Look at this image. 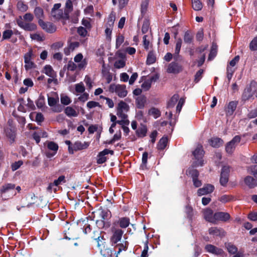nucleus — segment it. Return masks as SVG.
Here are the masks:
<instances>
[{
    "instance_id": "obj_1",
    "label": "nucleus",
    "mask_w": 257,
    "mask_h": 257,
    "mask_svg": "<svg viewBox=\"0 0 257 257\" xmlns=\"http://www.w3.org/2000/svg\"><path fill=\"white\" fill-rule=\"evenodd\" d=\"M257 97V83L255 81H251L249 86H247L242 95V100L244 101L253 99V95Z\"/></svg>"
},
{
    "instance_id": "obj_2",
    "label": "nucleus",
    "mask_w": 257,
    "mask_h": 257,
    "mask_svg": "<svg viewBox=\"0 0 257 257\" xmlns=\"http://www.w3.org/2000/svg\"><path fill=\"white\" fill-rule=\"evenodd\" d=\"M108 91L111 93H115L120 98H123L127 94L126 86L124 84H111L108 87Z\"/></svg>"
},
{
    "instance_id": "obj_3",
    "label": "nucleus",
    "mask_w": 257,
    "mask_h": 257,
    "mask_svg": "<svg viewBox=\"0 0 257 257\" xmlns=\"http://www.w3.org/2000/svg\"><path fill=\"white\" fill-rule=\"evenodd\" d=\"M35 57L36 56L31 49H29V51L25 54L24 57L25 63L24 67L27 71L36 68L37 65L33 61Z\"/></svg>"
},
{
    "instance_id": "obj_4",
    "label": "nucleus",
    "mask_w": 257,
    "mask_h": 257,
    "mask_svg": "<svg viewBox=\"0 0 257 257\" xmlns=\"http://www.w3.org/2000/svg\"><path fill=\"white\" fill-rule=\"evenodd\" d=\"M204 152L202 146L200 145H198L193 153L195 159L197 160L195 162V166H202L203 165L202 158L204 156Z\"/></svg>"
},
{
    "instance_id": "obj_5",
    "label": "nucleus",
    "mask_w": 257,
    "mask_h": 257,
    "mask_svg": "<svg viewBox=\"0 0 257 257\" xmlns=\"http://www.w3.org/2000/svg\"><path fill=\"white\" fill-rule=\"evenodd\" d=\"M89 146L88 142H75L72 146H68V151L70 154H73L74 152L86 149Z\"/></svg>"
},
{
    "instance_id": "obj_6",
    "label": "nucleus",
    "mask_w": 257,
    "mask_h": 257,
    "mask_svg": "<svg viewBox=\"0 0 257 257\" xmlns=\"http://www.w3.org/2000/svg\"><path fill=\"white\" fill-rule=\"evenodd\" d=\"M18 25L25 31H34L37 29V25L32 23H24L22 20V17L19 16L16 20Z\"/></svg>"
},
{
    "instance_id": "obj_7",
    "label": "nucleus",
    "mask_w": 257,
    "mask_h": 257,
    "mask_svg": "<svg viewBox=\"0 0 257 257\" xmlns=\"http://www.w3.org/2000/svg\"><path fill=\"white\" fill-rule=\"evenodd\" d=\"M241 140L239 136H235L230 142L227 143L225 147L226 152L229 154H231L234 151L236 146L240 142Z\"/></svg>"
},
{
    "instance_id": "obj_8",
    "label": "nucleus",
    "mask_w": 257,
    "mask_h": 257,
    "mask_svg": "<svg viewBox=\"0 0 257 257\" xmlns=\"http://www.w3.org/2000/svg\"><path fill=\"white\" fill-rule=\"evenodd\" d=\"M112 232V235L110 238V241L112 245H114L121 240L123 231L121 229L113 227Z\"/></svg>"
},
{
    "instance_id": "obj_9",
    "label": "nucleus",
    "mask_w": 257,
    "mask_h": 257,
    "mask_svg": "<svg viewBox=\"0 0 257 257\" xmlns=\"http://www.w3.org/2000/svg\"><path fill=\"white\" fill-rule=\"evenodd\" d=\"M229 172L230 168L228 166H224L222 167L220 178V183L221 185L225 186L228 182Z\"/></svg>"
},
{
    "instance_id": "obj_10",
    "label": "nucleus",
    "mask_w": 257,
    "mask_h": 257,
    "mask_svg": "<svg viewBox=\"0 0 257 257\" xmlns=\"http://www.w3.org/2000/svg\"><path fill=\"white\" fill-rule=\"evenodd\" d=\"M206 251L209 253L214 254L217 255H220L222 257H225L224 251L222 249L216 247L212 244H207L205 247Z\"/></svg>"
},
{
    "instance_id": "obj_11",
    "label": "nucleus",
    "mask_w": 257,
    "mask_h": 257,
    "mask_svg": "<svg viewBox=\"0 0 257 257\" xmlns=\"http://www.w3.org/2000/svg\"><path fill=\"white\" fill-rule=\"evenodd\" d=\"M41 28L47 33H53L56 30L55 26L50 22H45L42 20L38 21Z\"/></svg>"
},
{
    "instance_id": "obj_12",
    "label": "nucleus",
    "mask_w": 257,
    "mask_h": 257,
    "mask_svg": "<svg viewBox=\"0 0 257 257\" xmlns=\"http://www.w3.org/2000/svg\"><path fill=\"white\" fill-rule=\"evenodd\" d=\"M214 190V187L211 184L205 185L202 188H200L197 191L198 196H203L211 193Z\"/></svg>"
},
{
    "instance_id": "obj_13",
    "label": "nucleus",
    "mask_w": 257,
    "mask_h": 257,
    "mask_svg": "<svg viewBox=\"0 0 257 257\" xmlns=\"http://www.w3.org/2000/svg\"><path fill=\"white\" fill-rule=\"evenodd\" d=\"M182 70V66L178 63L175 62L170 63L167 69L168 73L174 74L179 73Z\"/></svg>"
},
{
    "instance_id": "obj_14",
    "label": "nucleus",
    "mask_w": 257,
    "mask_h": 257,
    "mask_svg": "<svg viewBox=\"0 0 257 257\" xmlns=\"http://www.w3.org/2000/svg\"><path fill=\"white\" fill-rule=\"evenodd\" d=\"M108 154L113 155V151L105 149L103 151L100 152L97 156V163L98 164H102L104 163L106 160V157L105 156Z\"/></svg>"
},
{
    "instance_id": "obj_15",
    "label": "nucleus",
    "mask_w": 257,
    "mask_h": 257,
    "mask_svg": "<svg viewBox=\"0 0 257 257\" xmlns=\"http://www.w3.org/2000/svg\"><path fill=\"white\" fill-rule=\"evenodd\" d=\"M58 98H56L52 97H48V104L51 107H53V110L55 112H59L62 110L61 108L59 105H56L57 102H58Z\"/></svg>"
},
{
    "instance_id": "obj_16",
    "label": "nucleus",
    "mask_w": 257,
    "mask_h": 257,
    "mask_svg": "<svg viewBox=\"0 0 257 257\" xmlns=\"http://www.w3.org/2000/svg\"><path fill=\"white\" fill-rule=\"evenodd\" d=\"M98 213L103 222L107 221L111 216L110 211L107 208H99Z\"/></svg>"
},
{
    "instance_id": "obj_17",
    "label": "nucleus",
    "mask_w": 257,
    "mask_h": 257,
    "mask_svg": "<svg viewBox=\"0 0 257 257\" xmlns=\"http://www.w3.org/2000/svg\"><path fill=\"white\" fill-rule=\"evenodd\" d=\"M229 218L230 215L227 212H218L214 213V223L218 220L226 221Z\"/></svg>"
},
{
    "instance_id": "obj_18",
    "label": "nucleus",
    "mask_w": 257,
    "mask_h": 257,
    "mask_svg": "<svg viewBox=\"0 0 257 257\" xmlns=\"http://www.w3.org/2000/svg\"><path fill=\"white\" fill-rule=\"evenodd\" d=\"M237 105V102L232 101L230 102L225 108V112L227 116H231L233 114Z\"/></svg>"
},
{
    "instance_id": "obj_19",
    "label": "nucleus",
    "mask_w": 257,
    "mask_h": 257,
    "mask_svg": "<svg viewBox=\"0 0 257 257\" xmlns=\"http://www.w3.org/2000/svg\"><path fill=\"white\" fill-rule=\"evenodd\" d=\"M208 232L210 234L213 236L222 237L225 235V232L223 229L216 227L210 228Z\"/></svg>"
},
{
    "instance_id": "obj_20",
    "label": "nucleus",
    "mask_w": 257,
    "mask_h": 257,
    "mask_svg": "<svg viewBox=\"0 0 257 257\" xmlns=\"http://www.w3.org/2000/svg\"><path fill=\"white\" fill-rule=\"evenodd\" d=\"M64 113L69 117H76L79 114V111L71 106H67L64 109Z\"/></svg>"
},
{
    "instance_id": "obj_21",
    "label": "nucleus",
    "mask_w": 257,
    "mask_h": 257,
    "mask_svg": "<svg viewBox=\"0 0 257 257\" xmlns=\"http://www.w3.org/2000/svg\"><path fill=\"white\" fill-rule=\"evenodd\" d=\"M74 60L76 63H79L78 67L79 69H82L86 65V61L85 59H83V55L81 53L77 54L74 57Z\"/></svg>"
},
{
    "instance_id": "obj_22",
    "label": "nucleus",
    "mask_w": 257,
    "mask_h": 257,
    "mask_svg": "<svg viewBox=\"0 0 257 257\" xmlns=\"http://www.w3.org/2000/svg\"><path fill=\"white\" fill-rule=\"evenodd\" d=\"M204 217L206 220L214 223V214L213 213V211L210 209H206L203 211Z\"/></svg>"
},
{
    "instance_id": "obj_23",
    "label": "nucleus",
    "mask_w": 257,
    "mask_h": 257,
    "mask_svg": "<svg viewBox=\"0 0 257 257\" xmlns=\"http://www.w3.org/2000/svg\"><path fill=\"white\" fill-rule=\"evenodd\" d=\"M15 185L13 184H7L3 185L1 189V192L2 193H5L9 191L12 192L13 195L16 194V192L15 190Z\"/></svg>"
},
{
    "instance_id": "obj_24",
    "label": "nucleus",
    "mask_w": 257,
    "mask_h": 257,
    "mask_svg": "<svg viewBox=\"0 0 257 257\" xmlns=\"http://www.w3.org/2000/svg\"><path fill=\"white\" fill-rule=\"evenodd\" d=\"M43 72L52 78H55L56 77V73L52 66L49 65H47L44 67Z\"/></svg>"
},
{
    "instance_id": "obj_25",
    "label": "nucleus",
    "mask_w": 257,
    "mask_h": 257,
    "mask_svg": "<svg viewBox=\"0 0 257 257\" xmlns=\"http://www.w3.org/2000/svg\"><path fill=\"white\" fill-rule=\"evenodd\" d=\"M182 43V41L181 38H178L176 41L175 52L173 55L174 59L176 61H177L180 57L179 52L181 49Z\"/></svg>"
},
{
    "instance_id": "obj_26",
    "label": "nucleus",
    "mask_w": 257,
    "mask_h": 257,
    "mask_svg": "<svg viewBox=\"0 0 257 257\" xmlns=\"http://www.w3.org/2000/svg\"><path fill=\"white\" fill-rule=\"evenodd\" d=\"M227 249L228 251L232 254H235L233 257H242L243 254L240 252H237V247L231 244H228L227 245Z\"/></svg>"
},
{
    "instance_id": "obj_27",
    "label": "nucleus",
    "mask_w": 257,
    "mask_h": 257,
    "mask_svg": "<svg viewBox=\"0 0 257 257\" xmlns=\"http://www.w3.org/2000/svg\"><path fill=\"white\" fill-rule=\"evenodd\" d=\"M244 183L250 188H253L257 185V181L253 177L248 176L244 178Z\"/></svg>"
},
{
    "instance_id": "obj_28",
    "label": "nucleus",
    "mask_w": 257,
    "mask_h": 257,
    "mask_svg": "<svg viewBox=\"0 0 257 257\" xmlns=\"http://www.w3.org/2000/svg\"><path fill=\"white\" fill-rule=\"evenodd\" d=\"M209 143L213 147L218 148L223 144V141L220 138H213L209 140Z\"/></svg>"
},
{
    "instance_id": "obj_29",
    "label": "nucleus",
    "mask_w": 257,
    "mask_h": 257,
    "mask_svg": "<svg viewBox=\"0 0 257 257\" xmlns=\"http://www.w3.org/2000/svg\"><path fill=\"white\" fill-rule=\"evenodd\" d=\"M16 7L17 10L21 12H25L28 10V5L22 0L18 2Z\"/></svg>"
},
{
    "instance_id": "obj_30",
    "label": "nucleus",
    "mask_w": 257,
    "mask_h": 257,
    "mask_svg": "<svg viewBox=\"0 0 257 257\" xmlns=\"http://www.w3.org/2000/svg\"><path fill=\"white\" fill-rule=\"evenodd\" d=\"M154 77H151L150 79H147L142 84V88L145 90H148L151 87L152 82L154 81Z\"/></svg>"
},
{
    "instance_id": "obj_31",
    "label": "nucleus",
    "mask_w": 257,
    "mask_h": 257,
    "mask_svg": "<svg viewBox=\"0 0 257 257\" xmlns=\"http://www.w3.org/2000/svg\"><path fill=\"white\" fill-rule=\"evenodd\" d=\"M7 136L10 139V141L13 142L15 138V130L14 128H7L5 130Z\"/></svg>"
},
{
    "instance_id": "obj_32",
    "label": "nucleus",
    "mask_w": 257,
    "mask_h": 257,
    "mask_svg": "<svg viewBox=\"0 0 257 257\" xmlns=\"http://www.w3.org/2000/svg\"><path fill=\"white\" fill-rule=\"evenodd\" d=\"M130 223V219L127 217H122L118 221L119 226L121 228H126Z\"/></svg>"
},
{
    "instance_id": "obj_33",
    "label": "nucleus",
    "mask_w": 257,
    "mask_h": 257,
    "mask_svg": "<svg viewBox=\"0 0 257 257\" xmlns=\"http://www.w3.org/2000/svg\"><path fill=\"white\" fill-rule=\"evenodd\" d=\"M168 138L167 137H163L161 139L158 144L157 147L159 150H164L167 145Z\"/></svg>"
},
{
    "instance_id": "obj_34",
    "label": "nucleus",
    "mask_w": 257,
    "mask_h": 257,
    "mask_svg": "<svg viewBox=\"0 0 257 257\" xmlns=\"http://www.w3.org/2000/svg\"><path fill=\"white\" fill-rule=\"evenodd\" d=\"M156 60V56H155V54L154 53V52H153L152 51L150 52L147 56V61H146L147 64L148 65H151V64L154 63L155 62Z\"/></svg>"
},
{
    "instance_id": "obj_35",
    "label": "nucleus",
    "mask_w": 257,
    "mask_h": 257,
    "mask_svg": "<svg viewBox=\"0 0 257 257\" xmlns=\"http://www.w3.org/2000/svg\"><path fill=\"white\" fill-rule=\"evenodd\" d=\"M147 132V127L145 125H142L137 130V134L139 137L143 138L146 135Z\"/></svg>"
},
{
    "instance_id": "obj_36",
    "label": "nucleus",
    "mask_w": 257,
    "mask_h": 257,
    "mask_svg": "<svg viewBox=\"0 0 257 257\" xmlns=\"http://www.w3.org/2000/svg\"><path fill=\"white\" fill-rule=\"evenodd\" d=\"M136 104L139 108H142L145 105L146 98L144 96H139L136 99Z\"/></svg>"
},
{
    "instance_id": "obj_37",
    "label": "nucleus",
    "mask_w": 257,
    "mask_h": 257,
    "mask_svg": "<svg viewBox=\"0 0 257 257\" xmlns=\"http://www.w3.org/2000/svg\"><path fill=\"white\" fill-rule=\"evenodd\" d=\"M35 16L39 19L42 20L44 18L43 10L40 7H36L34 10Z\"/></svg>"
},
{
    "instance_id": "obj_38",
    "label": "nucleus",
    "mask_w": 257,
    "mask_h": 257,
    "mask_svg": "<svg viewBox=\"0 0 257 257\" xmlns=\"http://www.w3.org/2000/svg\"><path fill=\"white\" fill-rule=\"evenodd\" d=\"M60 100L61 103L65 105H67L71 102L70 98L65 94H61Z\"/></svg>"
},
{
    "instance_id": "obj_39",
    "label": "nucleus",
    "mask_w": 257,
    "mask_h": 257,
    "mask_svg": "<svg viewBox=\"0 0 257 257\" xmlns=\"http://www.w3.org/2000/svg\"><path fill=\"white\" fill-rule=\"evenodd\" d=\"M75 90L77 93H82L85 90V86L82 82L77 83L75 85Z\"/></svg>"
},
{
    "instance_id": "obj_40",
    "label": "nucleus",
    "mask_w": 257,
    "mask_h": 257,
    "mask_svg": "<svg viewBox=\"0 0 257 257\" xmlns=\"http://www.w3.org/2000/svg\"><path fill=\"white\" fill-rule=\"evenodd\" d=\"M128 110L129 106L125 102H124L123 101H120L118 103L117 106V110L128 111Z\"/></svg>"
},
{
    "instance_id": "obj_41",
    "label": "nucleus",
    "mask_w": 257,
    "mask_h": 257,
    "mask_svg": "<svg viewBox=\"0 0 257 257\" xmlns=\"http://www.w3.org/2000/svg\"><path fill=\"white\" fill-rule=\"evenodd\" d=\"M149 114L153 116L154 118H157L161 115V112L158 109L153 107L149 110Z\"/></svg>"
},
{
    "instance_id": "obj_42",
    "label": "nucleus",
    "mask_w": 257,
    "mask_h": 257,
    "mask_svg": "<svg viewBox=\"0 0 257 257\" xmlns=\"http://www.w3.org/2000/svg\"><path fill=\"white\" fill-rule=\"evenodd\" d=\"M192 7L195 11H200L202 8V5L199 0H192Z\"/></svg>"
},
{
    "instance_id": "obj_43",
    "label": "nucleus",
    "mask_w": 257,
    "mask_h": 257,
    "mask_svg": "<svg viewBox=\"0 0 257 257\" xmlns=\"http://www.w3.org/2000/svg\"><path fill=\"white\" fill-rule=\"evenodd\" d=\"M233 197L228 195H223L219 197L218 200L223 203H225L231 201Z\"/></svg>"
},
{
    "instance_id": "obj_44",
    "label": "nucleus",
    "mask_w": 257,
    "mask_h": 257,
    "mask_svg": "<svg viewBox=\"0 0 257 257\" xmlns=\"http://www.w3.org/2000/svg\"><path fill=\"white\" fill-rule=\"evenodd\" d=\"M217 54V46L215 45H212L208 59L211 60L213 59Z\"/></svg>"
},
{
    "instance_id": "obj_45",
    "label": "nucleus",
    "mask_w": 257,
    "mask_h": 257,
    "mask_svg": "<svg viewBox=\"0 0 257 257\" xmlns=\"http://www.w3.org/2000/svg\"><path fill=\"white\" fill-rule=\"evenodd\" d=\"M193 36L189 32H185L184 36V41L186 43H191L192 41Z\"/></svg>"
},
{
    "instance_id": "obj_46",
    "label": "nucleus",
    "mask_w": 257,
    "mask_h": 257,
    "mask_svg": "<svg viewBox=\"0 0 257 257\" xmlns=\"http://www.w3.org/2000/svg\"><path fill=\"white\" fill-rule=\"evenodd\" d=\"M13 34V32L11 30H7L4 31L3 33V40L10 39Z\"/></svg>"
},
{
    "instance_id": "obj_47",
    "label": "nucleus",
    "mask_w": 257,
    "mask_h": 257,
    "mask_svg": "<svg viewBox=\"0 0 257 257\" xmlns=\"http://www.w3.org/2000/svg\"><path fill=\"white\" fill-rule=\"evenodd\" d=\"M249 49L251 51L257 50V36L253 38L249 44Z\"/></svg>"
},
{
    "instance_id": "obj_48",
    "label": "nucleus",
    "mask_w": 257,
    "mask_h": 257,
    "mask_svg": "<svg viewBox=\"0 0 257 257\" xmlns=\"http://www.w3.org/2000/svg\"><path fill=\"white\" fill-rule=\"evenodd\" d=\"M150 37L148 35H145L143 37V45L145 49L148 50L150 45Z\"/></svg>"
},
{
    "instance_id": "obj_49",
    "label": "nucleus",
    "mask_w": 257,
    "mask_h": 257,
    "mask_svg": "<svg viewBox=\"0 0 257 257\" xmlns=\"http://www.w3.org/2000/svg\"><path fill=\"white\" fill-rule=\"evenodd\" d=\"M37 106L39 108H42L45 105V99L44 97L40 96L36 102Z\"/></svg>"
},
{
    "instance_id": "obj_50",
    "label": "nucleus",
    "mask_w": 257,
    "mask_h": 257,
    "mask_svg": "<svg viewBox=\"0 0 257 257\" xmlns=\"http://www.w3.org/2000/svg\"><path fill=\"white\" fill-rule=\"evenodd\" d=\"M124 37L121 35H119L117 36L116 39V44L115 46L116 48L117 49L118 48L120 45L123 43L124 42Z\"/></svg>"
},
{
    "instance_id": "obj_51",
    "label": "nucleus",
    "mask_w": 257,
    "mask_h": 257,
    "mask_svg": "<svg viewBox=\"0 0 257 257\" xmlns=\"http://www.w3.org/2000/svg\"><path fill=\"white\" fill-rule=\"evenodd\" d=\"M62 12L61 11H53L51 10V16L56 19H59L62 17Z\"/></svg>"
},
{
    "instance_id": "obj_52",
    "label": "nucleus",
    "mask_w": 257,
    "mask_h": 257,
    "mask_svg": "<svg viewBox=\"0 0 257 257\" xmlns=\"http://www.w3.org/2000/svg\"><path fill=\"white\" fill-rule=\"evenodd\" d=\"M247 170L249 173L252 174L254 177L257 176V165L249 167Z\"/></svg>"
},
{
    "instance_id": "obj_53",
    "label": "nucleus",
    "mask_w": 257,
    "mask_h": 257,
    "mask_svg": "<svg viewBox=\"0 0 257 257\" xmlns=\"http://www.w3.org/2000/svg\"><path fill=\"white\" fill-rule=\"evenodd\" d=\"M65 177L64 176H60L57 180H55L54 181V186H58V185L61 184L62 183H65Z\"/></svg>"
},
{
    "instance_id": "obj_54",
    "label": "nucleus",
    "mask_w": 257,
    "mask_h": 257,
    "mask_svg": "<svg viewBox=\"0 0 257 257\" xmlns=\"http://www.w3.org/2000/svg\"><path fill=\"white\" fill-rule=\"evenodd\" d=\"M149 0H144L141 4V12L145 14L147 10L149 5Z\"/></svg>"
},
{
    "instance_id": "obj_55",
    "label": "nucleus",
    "mask_w": 257,
    "mask_h": 257,
    "mask_svg": "<svg viewBox=\"0 0 257 257\" xmlns=\"http://www.w3.org/2000/svg\"><path fill=\"white\" fill-rule=\"evenodd\" d=\"M114 21L115 16L112 14H111L108 17V20L106 26H108V27L113 28Z\"/></svg>"
},
{
    "instance_id": "obj_56",
    "label": "nucleus",
    "mask_w": 257,
    "mask_h": 257,
    "mask_svg": "<svg viewBox=\"0 0 257 257\" xmlns=\"http://www.w3.org/2000/svg\"><path fill=\"white\" fill-rule=\"evenodd\" d=\"M187 173L191 176L192 179L198 178L199 176V173L196 169H189L187 170Z\"/></svg>"
},
{
    "instance_id": "obj_57",
    "label": "nucleus",
    "mask_w": 257,
    "mask_h": 257,
    "mask_svg": "<svg viewBox=\"0 0 257 257\" xmlns=\"http://www.w3.org/2000/svg\"><path fill=\"white\" fill-rule=\"evenodd\" d=\"M48 148L49 150L54 151L55 154L58 150V146L56 143L51 142L48 143Z\"/></svg>"
},
{
    "instance_id": "obj_58",
    "label": "nucleus",
    "mask_w": 257,
    "mask_h": 257,
    "mask_svg": "<svg viewBox=\"0 0 257 257\" xmlns=\"http://www.w3.org/2000/svg\"><path fill=\"white\" fill-rule=\"evenodd\" d=\"M149 27H150V24L149 23V21H147V20L144 21L143 23V26H142V33L144 34L146 33L148 31V30L149 29Z\"/></svg>"
},
{
    "instance_id": "obj_59",
    "label": "nucleus",
    "mask_w": 257,
    "mask_h": 257,
    "mask_svg": "<svg viewBox=\"0 0 257 257\" xmlns=\"http://www.w3.org/2000/svg\"><path fill=\"white\" fill-rule=\"evenodd\" d=\"M112 28L108 27L106 26V28L105 30V34L106 35V39L108 41H110L111 40V35L112 33Z\"/></svg>"
},
{
    "instance_id": "obj_60",
    "label": "nucleus",
    "mask_w": 257,
    "mask_h": 257,
    "mask_svg": "<svg viewBox=\"0 0 257 257\" xmlns=\"http://www.w3.org/2000/svg\"><path fill=\"white\" fill-rule=\"evenodd\" d=\"M23 19L26 22H31L34 19V16L32 14L28 13L23 16Z\"/></svg>"
},
{
    "instance_id": "obj_61",
    "label": "nucleus",
    "mask_w": 257,
    "mask_h": 257,
    "mask_svg": "<svg viewBox=\"0 0 257 257\" xmlns=\"http://www.w3.org/2000/svg\"><path fill=\"white\" fill-rule=\"evenodd\" d=\"M77 33L82 37H85L87 34V31L86 29L82 27H80L78 28Z\"/></svg>"
},
{
    "instance_id": "obj_62",
    "label": "nucleus",
    "mask_w": 257,
    "mask_h": 257,
    "mask_svg": "<svg viewBox=\"0 0 257 257\" xmlns=\"http://www.w3.org/2000/svg\"><path fill=\"white\" fill-rule=\"evenodd\" d=\"M185 99L183 98H181L178 102L177 106L176 107V111L177 112L179 113L182 109V107L184 104Z\"/></svg>"
},
{
    "instance_id": "obj_63",
    "label": "nucleus",
    "mask_w": 257,
    "mask_h": 257,
    "mask_svg": "<svg viewBox=\"0 0 257 257\" xmlns=\"http://www.w3.org/2000/svg\"><path fill=\"white\" fill-rule=\"evenodd\" d=\"M125 62L123 60H119L116 61L114 64L115 68H121L124 66Z\"/></svg>"
},
{
    "instance_id": "obj_64",
    "label": "nucleus",
    "mask_w": 257,
    "mask_h": 257,
    "mask_svg": "<svg viewBox=\"0 0 257 257\" xmlns=\"http://www.w3.org/2000/svg\"><path fill=\"white\" fill-rule=\"evenodd\" d=\"M23 83L26 87H31L33 86L34 83L31 78H26L24 80Z\"/></svg>"
}]
</instances>
